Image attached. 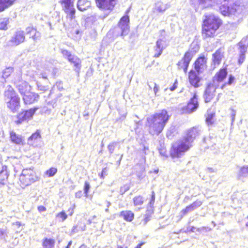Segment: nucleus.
<instances>
[{"label":"nucleus","mask_w":248,"mask_h":248,"mask_svg":"<svg viewBox=\"0 0 248 248\" xmlns=\"http://www.w3.org/2000/svg\"><path fill=\"white\" fill-rule=\"evenodd\" d=\"M41 138V136L39 133L36 132L31 135L28 140V143L30 145H33L35 142H37L38 140Z\"/></svg>","instance_id":"cd10ccee"},{"label":"nucleus","mask_w":248,"mask_h":248,"mask_svg":"<svg viewBox=\"0 0 248 248\" xmlns=\"http://www.w3.org/2000/svg\"><path fill=\"white\" fill-rule=\"evenodd\" d=\"M231 110H232L231 117H232V121L233 122L235 119V116L236 115V111L233 109H231Z\"/></svg>","instance_id":"5fc2aeb1"},{"label":"nucleus","mask_w":248,"mask_h":248,"mask_svg":"<svg viewBox=\"0 0 248 248\" xmlns=\"http://www.w3.org/2000/svg\"><path fill=\"white\" fill-rule=\"evenodd\" d=\"M37 87L39 90L45 92L48 90L49 88L46 86H43L39 83H37Z\"/></svg>","instance_id":"49530a36"},{"label":"nucleus","mask_w":248,"mask_h":248,"mask_svg":"<svg viewBox=\"0 0 248 248\" xmlns=\"http://www.w3.org/2000/svg\"><path fill=\"white\" fill-rule=\"evenodd\" d=\"M4 100L6 106L12 112L17 111L20 108V98L11 86H8L4 92Z\"/></svg>","instance_id":"20e7f679"},{"label":"nucleus","mask_w":248,"mask_h":248,"mask_svg":"<svg viewBox=\"0 0 248 248\" xmlns=\"http://www.w3.org/2000/svg\"><path fill=\"white\" fill-rule=\"evenodd\" d=\"M57 172V169L55 168H51L48 170H46V174L48 177L53 176Z\"/></svg>","instance_id":"79ce46f5"},{"label":"nucleus","mask_w":248,"mask_h":248,"mask_svg":"<svg viewBox=\"0 0 248 248\" xmlns=\"http://www.w3.org/2000/svg\"><path fill=\"white\" fill-rule=\"evenodd\" d=\"M155 86L154 87V92L155 93V95H156L157 93L159 90V87L156 85V83H154Z\"/></svg>","instance_id":"4d7b16f0"},{"label":"nucleus","mask_w":248,"mask_h":248,"mask_svg":"<svg viewBox=\"0 0 248 248\" xmlns=\"http://www.w3.org/2000/svg\"><path fill=\"white\" fill-rule=\"evenodd\" d=\"M79 248H87V247L85 245H82Z\"/></svg>","instance_id":"774afa93"},{"label":"nucleus","mask_w":248,"mask_h":248,"mask_svg":"<svg viewBox=\"0 0 248 248\" xmlns=\"http://www.w3.org/2000/svg\"><path fill=\"white\" fill-rule=\"evenodd\" d=\"M197 228L194 227V226H192L191 227L190 231L192 232H195L196 231H197Z\"/></svg>","instance_id":"e2e57ef3"},{"label":"nucleus","mask_w":248,"mask_h":248,"mask_svg":"<svg viewBox=\"0 0 248 248\" xmlns=\"http://www.w3.org/2000/svg\"><path fill=\"white\" fill-rule=\"evenodd\" d=\"M194 70H191L189 72L188 79L190 84L195 88H198L200 87V83L201 78L199 77V75Z\"/></svg>","instance_id":"dca6fc26"},{"label":"nucleus","mask_w":248,"mask_h":248,"mask_svg":"<svg viewBox=\"0 0 248 248\" xmlns=\"http://www.w3.org/2000/svg\"><path fill=\"white\" fill-rule=\"evenodd\" d=\"M150 220V218L149 217H146L145 218H144V223L145 224H146L147 222Z\"/></svg>","instance_id":"69168bd1"},{"label":"nucleus","mask_w":248,"mask_h":248,"mask_svg":"<svg viewBox=\"0 0 248 248\" xmlns=\"http://www.w3.org/2000/svg\"><path fill=\"white\" fill-rule=\"evenodd\" d=\"M155 49V54L154 57L157 58L159 57V56L162 54L163 50L158 48L156 46L154 47Z\"/></svg>","instance_id":"a18cd8bd"},{"label":"nucleus","mask_w":248,"mask_h":248,"mask_svg":"<svg viewBox=\"0 0 248 248\" xmlns=\"http://www.w3.org/2000/svg\"><path fill=\"white\" fill-rule=\"evenodd\" d=\"M227 75V71L226 69H220L213 77L212 83L219 87V83L226 78Z\"/></svg>","instance_id":"f3484780"},{"label":"nucleus","mask_w":248,"mask_h":248,"mask_svg":"<svg viewBox=\"0 0 248 248\" xmlns=\"http://www.w3.org/2000/svg\"><path fill=\"white\" fill-rule=\"evenodd\" d=\"M230 0H220L221 6L219 7L220 13L225 16L234 15L237 10L238 6L236 4H229Z\"/></svg>","instance_id":"0eeeda50"},{"label":"nucleus","mask_w":248,"mask_h":248,"mask_svg":"<svg viewBox=\"0 0 248 248\" xmlns=\"http://www.w3.org/2000/svg\"><path fill=\"white\" fill-rule=\"evenodd\" d=\"M9 22V19L8 18H4L2 19L0 22V29L3 30H7L8 29L7 25Z\"/></svg>","instance_id":"4c0bfd02"},{"label":"nucleus","mask_w":248,"mask_h":248,"mask_svg":"<svg viewBox=\"0 0 248 248\" xmlns=\"http://www.w3.org/2000/svg\"><path fill=\"white\" fill-rule=\"evenodd\" d=\"M56 217L59 219L60 221L63 222L67 218V215L64 211H62L57 214Z\"/></svg>","instance_id":"e433bc0d"},{"label":"nucleus","mask_w":248,"mask_h":248,"mask_svg":"<svg viewBox=\"0 0 248 248\" xmlns=\"http://www.w3.org/2000/svg\"><path fill=\"white\" fill-rule=\"evenodd\" d=\"M10 138L12 142L16 144H20L22 142L21 136L16 134L14 132H11L10 133Z\"/></svg>","instance_id":"c756f323"},{"label":"nucleus","mask_w":248,"mask_h":248,"mask_svg":"<svg viewBox=\"0 0 248 248\" xmlns=\"http://www.w3.org/2000/svg\"><path fill=\"white\" fill-rule=\"evenodd\" d=\"M199 4L203 8H206L212 6L214 0H199Z\"/></svg>","instance_id":"72a5a7b5"},{"label":"nucleus","mask_w":248,"mask_h":248,"mask_svg":"<svg viewBox=\"0 0 248 248\" xmlns=\"http://www.w3.org/2000/svg\"><path fill=\"white\" fill-rule=\"evenodd\" d=\"M90 188V184L88 182H85V185H84V191L85 194H86V196H87V194L88 193Z\"/></svg>","instance_id":"de8ad7c7"},{"label":"nucleus","mask_w":248,"mask_h":248,"mask_svg":"<svg viewBox=\"0 0 248 248\" xmlns=\"http://www.w3.org/2000/svg\"><path fill=\"white\" fill-rule=\"evenodd\" d=\"M133 201L135 206H140L144 202V198L140 195L137 196L133 199Z\"/></svg>","instance_id":"f704fd0d"},{"label":"nucleus","mask_w":248,"mask_h":248,"mask_svg":"<svg viewBox=\"0 0 248 248\" xmlns=\"http://www.w3.org/2000/svg\"><path fill=\"white\" fill-rule=\"evenodd\" d=\"M240 49H242V51H247V48L248 46V37L243 38L241 41L239 43Z\"/></svg>","instance_id":"473e14b6"},{"label":"nucleus","mask_w":248,"mask_h":248,"mask_svg":"<svg viewBox=\"0 0 248 248\" xmlns=\"http://www.w3.org/2000/svg\"><path fill=\"white\" fill-rule=\"evenodd\" d=\"M155 193L154 191H152V197H151V201L150 202V205L151 206H153L154 204V202H155Z\"/></svg>","instance_id":"3c124183"},{"label":"nucleus","mask_w":248,"mask_h":248,"mask_svg":"<svg viewBox=\"0 0 248 248\" xmlns=\"http://www.w3.org/2000/svg\"><path fill=\"white\" fill-rule=\"evenodd\" d=\"M82 196V191H78V192H76L75 194V197L78 198H80Z\"/></svg>","instance_id":"bf43d9fd"},{"label":"nucleus","mask_w":248,"mask_h":248,"mask_svg":"<svg viewBox=\"0 0 248 248\" xmlns=\"http://www.w3.org/2000/svg\"><path fill=\"white\" fill-rule=\"evenodd\" d=\"M214 117L215 113L208 110L206 115V122L208 125L212 124L213 123Z\"/></svg>","instance_id":"2f4dec72"},{"label":"nucleus","mask_w":248,"mask_h":248,"mask_svg":"<svg viewBox=\"0 0 248 248\" xmlns=\"http://www.w3.org/2000/svg\"><path fill=\"white\" fill-rule=\"evenodd\" d=\"M68 60L74 64L76 67L75 71L78 73L81 67L80 60L77 56L72 55L69 60Z\"/></svg>","instance_id":"5701e85b"},{"label":"nucleus","mask_w":248,"mask_h":248,"mask_svg":"<svg viewBox=\"0 0 248 248\" xmlns=\"http://www.w3.org/2000/svg\"><path fill=\"white\" fill-rule=\"evenodd\" d=\"M91 6V2L88 0H78L77 2V7L81 11L87 10Z\"/></svg>","instance_id":"b1692460"},{"label":"nucleus","mask_w":248,"mask_h":248,"mask_svg":"<svg viewBox=\"0 0 248 248\" xmlns=\"http://www.w3.org/2000/svg\"><path fill=\"white\" fill-rule=\"evenodd\" d=\"M199 106L197 95L195 93L187 105V110L189 113L195 111Z\"/></svg>","instance_id":"aec40b11"},{"label":"nucleus","mask_w":248,"mask_h":248,"mask_svg":"<svg viewBox=\"0 0 248 248\" xmlns=\"http://www.w3.org/2000/svg\"><path fill=\"white\" fill-rule=\"evenodd\" d=\"M108 170L106 168H104L102 170L101 174L100 175V177L101 179H104L105 176L107 175Z\"/></svg>","instance_id":"8fccbe9b"},{"label":"nucleus","mask_w":248,"mask_h":248,"mask_svg":"<svg viewBox=\"0 0 248 248\" xmlns=\"http://www.w3.org/2000/svg\"><path fill=\"white\" fill-rule=\"evenodd\" d=\"M247 51H242V49H240V54L239 57L238 59V63L241 64H242L245 61V53Z\"/></svg>","instance_id":"a19ab883"},{"label":"nucleus","mask_w":248,"mask_h":248,"mask_svg":"<svg viewBox=\"0 0 248 248\" xmlns=\"http://www.w3.org/2000/svg\"><path fill=\"white\" fill-rule=\"evenodd\" d=\"M220 24V19L214 15L206 16L202 27V35L204 37H211L219 28Z\"/></svg>","instance_id":"7ed1b4c3"},{"label":"nucleus","mask_w":248,"mask_h":248,"mask_svg":"<svg viewBox=\"0 0 248 248\" xmlns=\"http://www.w3.org/2000/svg\"><path fill=\"white\" fill-rule=\"evenodd\" d=\"M26 33L30 35V37L32 39L34 43H36L40 39L41 34L36 30L31 27H28L26 29Z\"/></svg>","instance_id":"412c9836"},{"label":"nucleus","mask_w":248,"mask_h":248,"mask_svg":"<svg viewBox=\"0 0 248 248\" xmlns=\"http://www.w3.org/2000/svg\"><path fill=\"white\" fill-rule=\"evenodd\" d=\"M195 72L198 74L202 73L206 68V59L204 57H201L197 59L194 63Z\"/></svg>","instance_id":"2eb2a0df"},{"label":"nucleus","mask_w":248,"mask_h":248,"mask_svg":"<svg viewBox=\"0 0 248 248\" xmlns=\"http://www.w3.org/2000/svg\"><path fill=\"white\" fill-rule=\"evenodd\" d=\"M202 204V202L201 201L197 200L190 205L186 206L185 209L182 211V212H183L184 214H186L189 212L194 210L200 207Z\"/></svg>","instance_id":"4be33fe9"},{"label":"nucleus","mask_w":248,"mask_h":248,"mask_svg":"<svg viewBox=\"0 0 248 248\" xmlns=\"http://www.w3.org/2000/svg\"><path fill=\"white\" fill-rule=\"evenodd\" d=\"M119 145V143L118 142H113L109 143L108 146V151L110 154H112L115 148Z\"/></svg>","instance_id":"58836bf2"},{"label":"nucleus","mask_w":248,"mask_h":248,"mask_svg":"<svg viewBox=\"0 0 248 248\" xmlns=\"http://www.w3.org/2000/svg\"><path fill=\"white\" fill-rule=\"evenodd\" d=\"M75 207V205L74 204V206H73V207L72 208H70L68 209V212H69V215L71 216L73 215V213H74V209Z\"/></svg>","instance_id":"13d9d810"},{"label":"nucleus","mask_w":248,"mask_h":248,"mask_svg":"<svg viewBox=\"0 0 248 248\" xmlns=\"http://www.w3.org/2000/svg\"><path fill=\"white\" fill-rule=\"evenodd\" d=\"M218 86L212 82L209 83L204 91V99L205 103L209 102L215 96L216 90Z\"/></svg>","instance_id":"9d476101"},{"label":"nucleus","mask_w":248,"mask_h":248,"mask_svg":"<svg viewBox=\"0 0 248 248\" xmlns=\"http://www.w3.org/2000/svg\"><path fill=\"white\" fill-rule=\"evenodd\" d=\"M170 7L169 3H164L159 0L155 2L153 8L154 13H163Z\"/></svg>","instance_id":"6ab92c4d"},{"label":"nucleus","mask_w":248,"mask_h":248,"mask_svg":"<svg viewBox=\"0 0 248 248\" xmlns=\"http://www.w3.org/2000/svg\"><path fill=\"white\" fill-rule=\"evenodd\" d=\"M158 48L163 50L165 48L164 46V41L162 39H158L156 43L155 46Z\"/></svg>","instance_id":"37998d69"},{"label":"nucleus","mask_w":248,"mask_h":248,"mask_svg":"<svg viewBox=\"0 0 248 248\" xmlns=\"http://www.w3.org/2000/svg\"><path fill=\"white\" fill-rule=\"evenodd\" d=\"M39 98L37 93L28 92L23 95V99L25 104H31L37 101Z\"/></svg>","instance_id":"a211bd4d"},{"label":"nucleus","mask_w":248,"mask_h":248,"mask_svg":"<svg viewBox=\"0 0 248 248\" xmlns=\"http://www.w3.org/2000/svg\"><path fill=\"white\" fill-rule=\"evenodd\" d=\"M37 180L35 172L31 169H26L22 170L19 176L20 186L24 188L29 186Z\"/></svg>","instance_id":"39448f33"},{"label":"nucleus","mask_w":248,"mask_h":248,"mask_svg":"<svg viewBox=\"0 0 248 248\" xmlns=\"http://www.w3.org/2000/svg\"><path fill=\"white\" fill-rule=\"evenodd\" d=\"M116 0H95L97 6L104 10L111 11L116 4Z\"/></svg>","instance_id":"f8f14e48"},{"label":"nucleus","mask_w":248,"mask_h":248,"mask_svg":"<svg viewBox=\"0 0 248 248\" xmlns=\"http://www.w3.org/2000/svg\"><path fill=\"white\" fill-rule=\"evenodd\" d=\"M75 0H60L63 10L67 15V17L71 20L75 18L76 10L74 7V1Z\"/></svg>","instance_id":"6e6552de"},{"label":"nucleus","mask_w":248,"mask_h":248,"mask_svg":"<svg viewBox=\"0 0 248 248\" xmlns=\"http://www.w3.org/2000/svg\"><path fill=\"white\" fill-rule=\"evenodd\" d=\"M192 58V54L191 52H186L184 58L178 63L179 69H183L185 73L187 72L189 62Z\"/></svg>","instance_id":"ddd939ff"},{"label":"nucleus","mask_w":248,"mask_h":248,"mask_svg":"<svg viewBox=\"0 0 248 248\" xmlns=\"http://www.w3.org/2000/svg\"><path fill=\"white\" fill-rule=\"evenodd\" d=\"M134 122H135L136 124V127L135 128V130H137V128H138V124H139V123L140 122V121L139 120H138V119H136V120H134Z\"/></svg>","instance_id":"680f3d73"},{"label":"nucleus","mask_w":248,"mask_h":248,"mask_svg":"<svg viewBox=\"0 0 248 248\" xmlns=\"http://www.w3.org/2000/svg\"><path fill=\"white\" fill-rule=\"evenodd\" d=\"M55 88H56L60 91L63 90V88L62 83L61 81H57L55 85L53 86L52 90H50V93L49 94V97L53 93L54 90Z\"/></svg>","instance_id":"c9c22d12"},{"label":"nucleus","mask_w":248,"mask_h":248,"mask_svg":"<svg viewBox=\"0 0 248 248\" xmlns=\"http://www.w3.org/2000/svg\"><path fill=\"white\" fill-rule=\"evenodd\" d=\"M25 39V36L23 31H17L12 37L10 42L12 45L17 46L24 42Z\"/></svg>","instance_id":"4468645a"},{"label":"nucleus","mask_w":248,"mask_h":248,"mask_svg":"<svg viewBox=\"0 0 248 248\" xmlns=\"http://www.w3.org/2000/svg\"><path fill=\"white\" fill-rule=\"evenodd\" d=\"M54 244L53 239L46 238L43 242V247L44 248H53Z\"/></svg>","instance_id":"7c9ffc66"},{"label":"nucleus","mask_w":248,"mask_h":248,"mask_svg":"<svg viewBox=\"0 0 248 248\" xmlns=\"http://www.w3.org/2000/svg\"><path fill=\"white\" fill-rule=\"evenodd\" d=\"M13 68L8 67L6 68L3 72L2 77L4 78H8L13 72Z\"/></svg>","instance_id":"ea45409f"},{"label":"nucleus","mask_w":248,"mask_h":248,"mask_svg":"<svg viewBox=\"0 0 248 248\" xmlns=\"http://www.w3.org/2000/svg\"><path fill=\"white\" fill-rule=\"evenodd\" d=\"M21 74H19L15 78L14 83L20 93L23 96L30 91L31 87L25 81L21 80Z\"/></svg>","instance_id":"1a4fd4ad"},{"label":"nucleus","mask_w":248,"mask_h":248,"mask_svg":"<svg viewBox=\"0 0 248 248\" xmlns=\"http://www.w3.org/2000/svg\"><path fill=\"white\" fill-rule=\"evenodd\" d=\"M211 230V229L209 228L208 227H202L201 228H199L197 229V231L198 232H201V231H204V232H208Z\"/></svg>","instance_id":"09e8293b"},{"label":"nucleus","mask_w":248,"mask_h":248,"mask_svg":"<svg viewBox=\"0 0 248 248\" xmlns=\"http://www.w3.org/2000/svg\"><path fill=\"white\" fill-rule=\"evenodd\" d=\"M238 177L239 179L248 177V166L244 165L240 168L238 173Z\"/></svg>","instance_id":"bb28decb"},{"label":"nucleus","mask_w":248,"mask_h":248,"mask_svg":"<svg viewBox=\"0 0 248 248\" xmlns=\"http://www.w3.org/2000/svg\"><path fill=\"white\" fill-rule=\"evenodd\" d=\"M234 77L232 76V75H230L229 76V80L228 82L227 83V84L229 85H231L234 81Z\"/></svg>","instance_id":"603ef678"},{"label":"nucleus","mask_w":248,"mask_h":248,"mask_svg":"<svg viewBox=\"0 0 248 248\" xmlns=\"http://www.w3.org/2000/svg\"><path fill=\"white\" fill-rule=\"evenodd\" d=\"M37 108H31L28 110L20 113L17 116L15 123L17 124H21L23 122L31 119L37 110Z\"/></svg>","instance_id":"9b49d317"},{"label":"nucleus","mask_w":248,"mask_h":248,"mask_svg":"<svg viewBox=\"0 0 248 248\" xmlns=\"http://www.w3.org/2000/svg\"><path fill=\"white\" fill-rule=\"evenodd\" d=\"M170 116L167 110L163 109L147 118L149 133L153 135H159L163 130Z\"/></svg>","instance_id":"f03ea898"},{"label":"nucleus","mask_w":248,"mask_h":248,"mask_svg":"<svg viewBox=\"0 0 248 248\" xmlns=\"http://www.w3.org/2000/svg\"><path fill=\"white\" fill-rule=\"evenodd\" d=\"M207 170L210 172H214L215 171V170L213 168H208Z\"/></svg>","instance_id":"338daca9"},{"label":"nucleus","mask_w":248,"mask_h":248,"mask_svg":"<svg viewBox=\"0 0 248 248\" xmlns=\"http://www.w3.org/2000/svg\"><path fill=\"white\" fill-rule=\"evenodd\" d=\"M120 216L123 217L125 220L131 222L134 219V214L131 211H123L120 213Z\"/></svg>","instance_id":"393cba45"},{"label":"nucleus","mask_w":248,"mask_h":248,"mask_svg":"<svg viewBox=\"0 0 248 248\" xmlns=\"http://www.w3.org/2000/svg\"><path fill=\"white\" fill-rule=\"evenodd\" d=\"M15 0H0V12L3 11L5 9L12 4Z\"/></svg>","instance_id":"c85d7f7f"},{"label":"nucleus","mask_w":248,"mask_h":248,"mask_svg":"<svg viewBox=\"0 0 248 248\" xmlns=\"http://www.w3.org/2000/svg\"><path fill=\"white\" fill-rule=\"evenodd\" d=\"M4 232V231L3 229H0V236L3 235Z\"/></svg>","instance_id":"0e129e2a"},{"label":"nucleus","mask_w":248,"mask_h":248,"mask_svg":"<svg viewBox=\"0 0 248 248\" xmlns=\"http://www.w3.org/2000/svg\"><path fill=\"white\" fill-rule=\"evenodd\" d=\"M62 54L64 57L66 59H67L68 60H69V59L73 55L71 54L70 52H69L67 50H62Z\"/></svg>","instance_id":"c03bdc74"},{"label":"nucleus","mask_w":248,"mask_h":248,"mask_svg":"<svg viewBox=\"0 0 248 248\" xmlns=\"http://www.w3.org/2000/svg\"><path fill=\"white\" fill-rule=\"evenodd\" d=\"M129 18L128 16H123L118 23L117 27H115L113 33L115 36H125L129 31Z\"/></svg>","instance_id":"423d86ee"},{"label":"nucleus","mask_w":248,"mask_h":248,"mask_svg":"<svg viewBox=\"0 0 248 248\" xmlns=\"http://www.w3.org/2000/svg\"><path fill=\"white\" fill-rule=\"evenodd\" d=\"M223 57V54L220 49L217 50L213 55V61L215 65H218L220 63Z\"/></svg>","instance_id":"a878e982"},{"label":"nucleus","mask_w":248,"mask_h":248,"mask_svg":"<svg viewBox=\"0 0 248 248\" xmlns=\"http://www.w3.org/2000/svg\"><path fill=\"white\" fill-rule=\"evenodd\" d=\"M178 84V81L177 80H176L173 85L170 88V90L171 91H174L177 88Z\"/></svg>","instance_id":"864d4df0"},{"label":"nucleus","mask_w":248,"mask_h":248,"mask_svg":"<svg viewBox=\"0 0 248 248\" xmlns=\"http://www.w3.org/2000/svg\"><path fill=\"white\" fill-rule=\"evenodd\" d=\"M201 132V128L199 127H194L188 130L186 137L172 145L170 152L171 157L179 158L183 156L192 147V142Z\"/></svg>","instance_id":"f257e3e1"},{"label":"nucleus","mask_w":248,"mask_h":248,"mask_svg":"<svg viewBox=\"0 0 248 248\" xmlns=\"http://www.w3.org/2000/svg\"><path fill=\"white\" fill-rule=\"evenodd\" d=\"M56 100H55V101L52 100L51 102L49 101L48 103V104H51L53 108H54L56 106Z\"/></svg>","instance_id":"052dcab7"},{"label":"nucleus","mask_w":248,"mask_h":248,"mask_svg":"<svg viewBox=\"0 0 248 248\" xmlns=\"http://www.w3.org/2000/svg\"><path fill=\"white\" fill-rule=\"evenodd\" d=\"M38 210L40 212H45L46 211V208L44 206H39L38 207Z\"/></svg>","instance_id":"6e6d98bb"}]
</instances>
